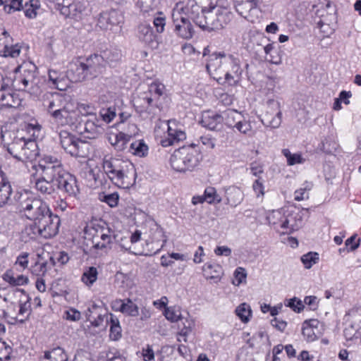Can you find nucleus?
<instances>
[{
  "instance_id": "44",
  "label": "nucleus",
  "mask_w": 361,
  "mask_h": 361,
  "mask_svg": "<svg viewBox=\"0 0 361 361\" xmlns=\"http://www.w3.org/2000/svg\"><path fill=\"white\" fill-rule=\"evenodd\" d=\"M311 183H305L303 188L297 190L295 192V200L301 201L309 198V191L312 189Z\"/></svg>"
},
{
  "instance_id": "30",
  "label": "nucleus",
  "mask_w": 361,
  "mask_h": 361,
  "mask_svg": "<svg viewBox=\"0 0 361 361\" xmlns=\"http://www.w3.org/2000/svg\"><path fill=\"white\" fill-rule=\"evenodd\" d=\"M49 214V224L47 225V229L48 228V231H47V238H51L55 236L59 230V226L61 224V220L58 214L54 215L49 210V208H47V214Z\"/></svg>"
},
{
  "instance_id": "24",
  "label": "nucleus",
  "mask_w": 361,
  "mask_h": 361,
  "mask_svg": "<svg viewBox=\"0 0 361 361\" xmlns=\"http://www.w3.org/2000/svg\"><path fill=\"white\" fill-rule=\"evenodd\" d=\"M317 319H310L304 322L302 328V334L307 342H312L319 338V330Z\"/></svg>"
},
{
  "instance_id": "50",
  "label": "nucleus",
  "mask_w": 361,
  "mask_h": 361,
  "mask_svg": "<svg viewBox=\"0 0 361 361\" xmlns=\"http://www.w3.org/2000/svg\"><path fill=\"white\" fill-rule=\"evenodd\" d=\"M100 116L102 117L101 121L102 123H110L116 116L115 109L110 106L107 109H102L100 111Z\"/></svg>"
},
{
  "instance_id": "64",
  "label": "nucleus",
  "mask_w": 361,
  "mask_h": 361,
  "mask_svg": "<svg viewBox=\"0 0 361 361\" xmlns=\"http://www.w3.org/2000/svg\"><path fill=\"white\" fill-rule=\"evenodd\" d=\"M142 355L145 361H152L154 359V351L149 345L142 349Z\"/></svg>"
},
{
  "instance_id": "6",
  "label": "nucleus",
  "mask_w": 361,
  "mask_h": 361,
  "mask_svg": "<svg viewBox=\"0 0 361 361\" xmlns=\"http://www.w3.org/2000/svg\"><path fill=\"white\" fill-rule=\"evenodd\" d=\"M165 86L159 82H153L149 86L148 91L140 94L135 100V105L140 108V111H146L155 115L160 111L161 99L165 95Z\"/></svg>"
},
{
  "instance_id": "63",
  "label": "nucleus",
  "mask_w": 361,
  "mask_h": 361,
  "mask_svg": "<svg viewBox=\"0 0 361 361\" xmlns=\"http://www.w3.org/2000/svg\"><path fill=\"white\" fill-rule=\"evenodd\" d=\"M64 317L66 319L71 321H78L80 318V312L75 310L71 309L69 310L65 311Z\"/></svg>"
},
{
  "instance_id": "39",
  "label": "nucleus",
  "mask_w": 361,
  "mask_h": 361,
  "mask_svg": "<svg viewBox=\"0 0 361 361\" xmlns=\"http://www.w3.org/2000/svg\"><path fill=\"white\" fill-rule=\"evenodd\" d=\"M203 196L205 202L209 204L219 203L221 201V197L216 193V189L213 187L207 188Z\"/></svg>"
},
{
  "instance_id": "58",
  "label": "nucleus",
  "mask_w": 361,
  "mask_h": 361,
  "mask_svg": "<svg viewBox=\"0 0 361 361\" xmlns=\"http://www.w3.org/2000/svg\"><path fill=\"white\" fill-rule=\"evenodd\" d=\"M153 24L156 27L157 32L159 33H161L164 30V27L166 25V19L164 17H157L154 18L153 20Z\"/></svg>"
},
{
  "instance_id": "60",
  "label": "nucleus",
  "mask_w": 361,
  "mask_h": 361,
  "mask_svg": "<svg viewBox=\"0 0 361 361\" xmlns=\"http://www.w3.org/2000/svg\"><path fill=\"white\" fill-rule=\"evenodd\" d=\"M344 336L347 340H353L355 338H357V329L355 326L351 324L349 326L346 327L343 331Z\"/></svg>"
},
{
  "instance_id": "10",
  "label": "nucleus",
  "mask_w": 361,
  "mask_h": 361,
  "mask_svg": "<svg viewBox=\"0 0 361 361\" xmlns=\"http://www.w3.org/2000/svg\"><path fill=\"white\" fill-rule=\"evenodd\" d=\"M206 18L208 23L204 26L211 31L224 27L231 20L232 15L224 8L212 7L207 11Z\"/></svg>"
},
{
  "instance_id": "18",
  "label": "nucleus",
  "mask_w": 361,
  "mask_h": 361,
  "mask_svg": "<svg viewBox=\"0 0 361 361\" xmlns=\"http://www.w3.org/2000/svg\"><path fill=\"white\" fill-rule=\"evenodd\" d=\"M160 128L167 130V135L160 140V144L164 147L171 146L186 138L185 132L180 130L173 129L169 126V121L162 122L161 126H158V128Z\"/></svg>"
},
{
  "instance_id": "46",
  "label": "nucleus",
  "mask_w": 361,
  "mask_h": 361,
  "mask_svg": "<svg viewBox=\"0 0 361 361\" xmlns=\"http://www.w3.org/2000/svg\"><path fill=\"white\" fill-rule=\"evenodd\" d=\"M99 200L106 202L109 207H114L118 204L119 195L116 192L107 195L100 194Z\"/></svg>"
},
{
  "instance_id": "57",
  "label": "nucleus",
  "mask_w": 361,
  "mask_h": 361,
  "mask_svg": "<svg viewBox=\"0 0 361 361\" xmlns=\"http://www.w3.org/2000/svg\"><path fill=\"white\" fill-rule=\"evenodd\" d=\"M234 276L237 281L236 285H240L246 279L247 274L245 269L243 267H238L234 272Z\"/></svg>"
},
{
  "instance_id": "41",
  "label": "nucleus",
  "mask_w": 361,
  "mask_h": 361,
  "mask_svg": "<svg viewBox=\"0 0 361 361\" xmlns=\"http://www.w3.org/2000/svg\"><path fill=\"white\" fill-rule=\"evenodd\" d=\"M11 192V186L8 183H0V207L8 202Z\"/></svg>"
},
{
  "instance_id": "4",
  "label": "nucleus",
  "mask_w": 361,
  "mask_h": 361,
  "mask_svg": "<svg viewBox=\"0 0 361 361\" xmlns=\"http://www.w3.org/2000/svg\"><path fill=\"white\" fill-rule=\"evenodd\" d=\"M103 169L109 179L119 188H129L135 183L136 170L128 161L105 156Z\"/></svg>"
},
{
  "instance_id": "7",
  "label": "nucleus",
  "mask_w": 361,
  "mask_h": 361,
  "mask_svg": "<svg viewBox=\"0 0 361 361\" xmlns=\"http://www.w3.org/2000/svg\"><path fill=\"white\" fill-rule=\"evenodd\" d=\"M200 155L194 145L183 146L174 151L170 158L172 168L178 172L192 171L200 163Z\"/></svg>"
},
{
  "instance_id": "48",
  "label": "nucleus",
  "mask_w": 361,
  "mask_h": 361,
  "mask_svg": "<svg viewBox=\"0 0 361 361\" xmlns=\"http://www.w3.org/2000/svg\"><path fill=\"white\" fill-rule=\"evenodd\" d=\"M164 315L166 318L172 322H176L178 321H182L183 317H181L180 312L179 310H176L173 307H167L165 310Z\"/></svg>"
},
{
  "instance_id": "56",
  "label": "nucleus",
  "mask_w": 361,
  "mask_h": 361,
  "mask_svg": "<svg viewBox=\"0 0 361 361\" xmlns=\"http://www.w3.org/2000/svg\"><path fill=\"white\" fill-rule=\"evenodd\" d=\"M23 8V0H11L10 5H4V10L11 13V10L20 11Z\"/></svg>"
},
{
  "instance_id": "11",
  "label": "nucleus",
  "mask_w": 361,
  "mask_h": 361,
  "mask_svg": "<svg viewBox=\"0 0 361 361\" xmlns=\"http://www.w3.org/2000/svg\"><path fill=\"white\" fill-rule=\"evenodd\" d=\"M123 22V16L121 11L116 9H109L102 11L97 20V25L103 30H113Z\"/></svg>"
},
{
  "instance_id": "20",
  "label": "nucleus",
  "mask_w": 361,
  "mask_h": 361,
  "mask_svg": "<svg viewBox=\"0 0 361 361\" xmlns=\"http://www.w3.org/2000/svg\"><path fill=\"white\" fill-rule=\"evenodd\" d=\"M84 63L90 78L97 77L103 71L105 66V61L103 56L99 54L91 55L85 59Z\"/></svg>"
},
{
  "instance_id": "52",
  "label": "nucleus",
  "mask_w": 361,
  "mask_h": 361,
  "mask_svg": "<svg viewBox=\"0 0 361 361\" xmlns=\"http://www.w3.org/2000/svg\"><path fill=\"white\" fill-rule=\"evenodd\" d=\"M11 348L6 342L0 340V360H8L10 358Z\"/></svg>"
},
{
  "instance_id": "32",
  "label": "nucleus",
  "mask_w": 361,
  "mask_h": 361,
  "mask_svg": "<svg viewBox=\"0 0 361 361\" xmlns=\"http://www.w3.org/2000/svg\"><path fill=\"white\" fill-rule=\"evenodd\" d=\"M44 169L45 167L41 164L32 165V169L35 171L32 174V176L35 180V186L36 188L42 192H45V186L44 185V178L43 177Z\"/></svg>"
},
{
  "instance_id": "61",
  "label": "nucleus",
  "mask_w": 361,
  "mask_h": 361,
  "mask_svg": "<svg viewBox=\"0 0 361 361\" xmlns=\"http://www.w3.org/2000/svg\"><path fill=\"white\" fill-rule=\"evenodd\" d=\"M103 312V308L102 306L97 305L96 304H92L86 312V318L89 321L90 314L97 316L99 312Z\"/></svg>"
},
{
  "instance_id": "23",
  "label": "nucleus",
  "mask_w": 361,
  "mask_h": 361,
  "mask_svg": "<svg viewBox=\"0 0 361 361\" xmlns=\"http://www.w3.org/2000/svg\"><path fill=\"white\" fill-rule=\"evenodd\" d=\"M302 215L299 212H290L283 216L281 227L283 229L293 231L298 230L302 226Z\"/></svg>"
},
{
  "instance_id": "16",
  "label": "nucleus",
  "mask_w": 361,
  "mask_h": 361,
  "mask_svg": "<svg viewBox=\"0 0 361 361\" xmlns=\"http://www.w3.org/2000/svg\"><path fill=\"white\" fill-rule=\"evenodd\" d=\"M173 8L182 9L180 13L183 16H187L188 19L192 20L195 24H201L200 13L204 9L195 0H188L185 6L180 2L178 3Z\"/></svg>"
},
{
  "instance_id": "19",
  "label": "nucleus",
  "mask_w": 361,
  "mask_h": 361,
  "mask_svg": "<svg viewBox=\"0 0 361 361\" xmlns=\"http://www.w3.org/2000/svg\"><path fill=\"white\" fill-rule=\"evenodd\" d=\"M84 61L77 60L70 63L66 77L73 82L83 81L90 78Z\"/></svg>"
},
{
  "instance_id": "35",
  "label": "nucleus",
  "mask_w": 361,
  "mask_h": 361,
  "mask_svg": "<svg viewBox=\"0 0 361 361\" xmlns=\"http://www.w3.org/2000/svg\"><path fill=\"white\" fill-rule=\"evenodd\" d=\"M235 313L243 323L248 322L252 316L250 306L247 303H242L238 306L235 309Z\"/></svg>"
},
{
  "instance_id": "33",
  "label": "nucleus",
  "mask_w": 361,
  "mask_h": 361,
  "mask_svg": "<svg viewBox=\"0 0 361 361\" xmlns=\"http://www.w3.org/2000/svg\"><path fill=\"white\" fill-rule=\"evenodd\" d=\"M227 203L232 207H236L243 200L242 191L236 187H231L227 191Z\"/></svg>"
},
{
  "instance_id": "15",
  "label": "nucleus",
  "mask_w": 361,
  "mask_h": 361,
  "mask_svg": "<svg viewBox=\"0 0 361 361\" xmlns=\"http://www.w3.org/2000/svg\"><path fill=\"white\" fill-rule=\"evenodd\" d=\"M60 142L64 150L72 156H79L80 148L85 145V142L71 135L67 131L59 133Z\"/></svg>"
},
{
  "instance_id": "51",
  "label": "nucleus",
  "mask_w": 361,
  "mask_h": 361,
  "mask_svg": "<svg viewBox=\"0 0 361 361\" xmlns=\"http://www.w3.org/2000/svg\"><path fill=\"white\" fill-rule=\"evenodd\" d=\"M286 306L290 307L293 311L300 312L304 308L302 301L294 297L287 300V303L285 302Z\"/></svg>"
},
{
  "instance_id": "27",
  "label": "nucleus",
  "mask_w": 361,
  "mask_h": 361,
  "mask_svg": "<svg viewBox=\"0 0 361 361\" xmlns=\"http://www.w3.org/2000/svg\"><path fill=\"white\" fill-rule=\"evenodd\" d=\"M3 86L1 78L0 77V87ZM14 90L6 86L0 87V102L3 106L16 107L19 104L18 102L14 99Z\"/></svg>"
},
{
  "instance_id": "8",
  "label": "nucleus",
  "mask_w": 361,
  "mask_h": 361,
  "mask_svg": "<svg viewBox=\"0 0 361 361\" xmlns=\"http://www.w3.org/2000/svg\"><path fill=\"white\" fill-rule=\"evenodd\" d=\"M183 11L179 8H173L172 11V20L173 26V32L176 35L184 39H191L194 34L195 30L190 20L188 19L187 16H183L180 13Z\"/></svg>"
},
{
  "instance_id": "34",
  "label": "nucleus",
  "mask_w": 361,
  "mask_h": 361,
  "mask_svg": "<svg viewBox=\"0 0 361 361\" xmlns=\"http://www.w3.org/2000/svg\"><path fill=\"white\" fill-rule=\"evenodd\" d=\"M204 271L207 278L219 280L223 274L222 267L219 264H206Z\"/></svg>"
},
{
  "instance_id": "42",
  "label": "nucleus",
  "mask_w": 361,
  "mask_h": 361,
  "mask_svg": "<svg viewBox=\"0 0 361 361\" xmlns=\"http://www.w3.org/2000/svg\"><path fill=\"white\" fill-rule=\"evenodd\" d=\"M282 154L287 159V163L289 166L302 164L305 161L300 154H292L288 149H283Z\"/></svg>"
},
{
  "instance_id": "54",
  "label": "nucleus",
  "mask_w": 361,
  "mask_h": 361,
  "mask_svg": "<svg viewBox=\"0 0 361 361\" xmlns=\"http://www.w3.org/2000/svg\"><path fill=\"white\" fill-rule=\"evenodd\" d=\"M4 49L5 56H9L13 58L18 56L20 53V48L18 44L8 47L7 44H5Z\"/></svg>"
},
{
  "instance_id": "31",
  "label": "nucleus",
  "mask_w": 361,
  "mask_h": 361,
  "mask_svg": "<svg viewBox=\"0 0 361 361\" xmlns=\"http://www.w3.org/2000/svg\"><path fill=\"white\" fill-rule=\"evenodd\" d=\"M148 146L143 140H136L129 145L128 152L140 157H143L148 154Z\"/></svg>"
},
{
  "instance_id": "36",
  "label": "nucleus",
  "mask_w": 361,
  "mask_h": 361,
  "mask_svg": "<svg viewBox=\"0 0 361 361\" xmlns=\"http://www.w3.org/2000/svg\"><path fill=\"white\" fill-rule=\"evenodd\" d=\"M151 231L153 232L152 235L150 236L152 243L162 241L160 248L158 249V250H159L165 245L167 241V238L165 236L162 228L156 224L152 226Z\"/></svg>"
},
{
  "instance_id": "28",
  "label": "nucleus",
  "mask_w": 361,
  "mask_h": 361,
  "mask_svg": "<svg viewBox=\"0 0 361 361\" xmlns=\"http://www.w3.org/2000/svg\"><path fill=\"white\" fill-rule=\"evenodd\" d=\"M235 5L236 11L243 18L247 20L249 19L248 13L253 9L256 8L258 6L259 0H250L236 1Z\"/></svg>"
},
{
  "instance_id": "25",
  "label": "nucleus",
  "mask_w": 361,
  "mask_h": 361,
  "mask_svg": "<svg viewBox=\"0 0 361 361\" xmlns=\"http://www.w3.org/2000/svg\"><path fill=\"white\" fill-rule=\"evenodd\" d=\"M49 86L59 90H66L68 87L66 75L54 70L49 71Z\"/></svg>"
},
{
  "instance_id": "12",
  "label": "nucleus",
  "mask_w": 361,
  "mask_h": 361,
  "mask_svg": "<svg viewBox=\"0 0 361 361\" xmlns=\"http://www.w3.org/2000/svg\"><path fill=\"white\" fill-rule=\"evenodd\" d=\"M97 233V235L93 237L94 245L92 249L106 253L111 249V245L115 238L114 232L109 228H101Z\"/></svg>"
},
{
  "instance_id": "59",
  "label": "nucleus",
  "mask_w": 361,
  "mask_h": 361,
  "mask_svg": "<svg viewBox=\"0 0 361 361\" xmlns=\"http://www.w3.org/2000/svg\"><path fill=\"white\" fill-rule=\"evenodd\" d=\"M106 315L102 314V312L97 314V316L94 315H90L89 318V322L92 324L94 326H99L102 324V322L104 321V318Z\"/></svg>"
},
{
  "instance_id": "9",
  "label": "nucleus",
  "mask_w": 361,
  "mask_h": 361,
  "mask_svg": "<svg viewBox=\"0 0 361 361\" xmlns=\"http://www.w3.org/2000/svg\"><path fill=\"white\" fill-rule=\"evenodd\" d=\"M78 131L85 137L95 139L104 132V123L95 115H90L79 123Z\"/></svg>"
},
{
  "instance_id": "47",
  "label": "nucleus",
  "mask_w": 361,
  "mask_h": 361,
  "mask_svg": "<svg viewBox=\"0 0 361 361\" xmlns=\"http://www.w3.org/2000/svg\"><path fill=\"white\" fill-rule=\"evenodd\" d=\"M267 337V340H269L268 336L265 334L264 331H258L255 334L252 336V338L247 339L246 343L249 345L250 348H253L256 345L261 344L263 343L264 337Z\"/></svg>"
},
{
  "instance_id": "62",
  "label": "nucleus",
  "mask_w": 361,
  "mask_h": 361,
  "mask_svg": "<svg viewBox=\"0 0 361 361\" xmlns=\"http://www.w3.org/2000/svg\"><path fill=\"white\" fill-rule=\"evenodd\" d=\"M28 255L29 254L27 252H23L17 257L16 264L23 269H26L28 264Z\"/></svg>"
},
{
  "instance_id": "49",
  "label": "nucleus",
  "mask_w": 361,
  "mask_h": 361,
  "mask_svg": "<svg viewBox=\"0 0 361 361\" xmlns=\"http://www.w3.org/2000/svg\"><path fill=\"white\" fill-rule=\"evenodd\" d=\"M234 128L245 135H251L252 134V130L250 123L244 120L243 118L238 121Z\"/></svg>"
},
{
  "instance_id": "3",
  "label": "nucleus",
  "mask_w": 361,
  "mask_h": 361,
  "mask_svg": "<svg viewBox=\"0 0 361 361\" xmlns=\"http://www.w3.org/2000/svg\"><path fill=\"white\" fill-rule=\"evenodd\" d=\"M64 191L75 196L79 192L75 176L65 171L56 157H47V193Z\"/></svg>"
},
{
  "instance_id": "2",
  "label": "nucleus",
  "mask_w": 361,
  "mask_h": 361,
  "mask_svg": "<svg viewBox=\"0 0 361 361\" xmlns=\"http://www.w3.org/2000/svg\"><path fill=\"white\" fill-rule=\"evenodd\" d=\"M42 126L37 122L25 123L18 130L16 136L8 147V152L16 159L28 160L32 166L39 156L37 145L31 137L39 136Z\"/></svg>"
},
{
  "instance_id": "55",
  "label": "nucleus",
  "mask_w": 361,
  "mask_h": 361,
  "mask_svg": "<svg viewBox=\"0 0 361 361\" xmlns=\"http://www.w3.org/2000/svg\"><path fill=\"white\" fill-rule=\"evenodd\" d=\"M183 323V328L180 329V331L179 333L180 336H186L191 331L194 326V322L192 320L185 319V322Z\"/></svg>"
},
{
  "instance_id": "43",
  "label": "nucleus",
  "mask_w": 361,
  "mask_h": 361,
  "mask_svg": "<svg viewBox=\"0 0 361 361\" xmlns=\"http://www.w3.org/2000/svg\"><path fill=\"white\" fill-rule=\"evenodd\" d=\"M318 260L319 254L317 252H310L301 257V261L306 269H310Z\"/></svg>"
},
{
  "instance_id": "26",
  "label": "nucleus",
  "mask_w": 361,
  "mask_h": 361,
  "mask_svg": "<svg viewBox=\"0 0 361 361\" xmlns=\"http://www.w3.org/2000/svg\"><path fill=\"white\" fill-rule=\"evenodd\" d=\"M27 209L25 212H28L31 216H27L29 219H42L44 216V209L42 202L39 200L27 199Z\"/></svg>"
},
{
  "instance_id": "13",
  "label": "nucleus",
  "mask_w": 361,
  "mask_h": 361,
  "mask_svg": "<svg viewBox=\"0 0 361 361\" xmlns=\"http://www.w3.org/2000/svg\"><path fill=\"white\" fill-rule=\"evenodd\" d=\"M264 126L277 128L281 123V111L279 109V104L273 100L268 102V109L261 118Z\"/></svg>"
},
{
  "instance_id": "17",
  "label": "nucleus",
  "mask_w": 361,
  "mask_h": 361,
  "mask_svg": "<svg viewBox=\"0 0 361 361\" xmlns=\"http://www.w3.org/2000/svg\"><path fill=\"white\" fill-rule=\"evenodd\" d=\"M130 127L133 128V133H125L123 132H118L117 133H112L109 136L108 140L109 143L117 151L123 152L126 150L128 152V142L133 135L135 134V131L137 130V128L134 124H132Z\"/></svg>"
},
{
  "instance_id": "45",
  "label": "nucleus",
  "mask_w": 361,
  "mask_h": 361,
  "mask_svg": "<svg viewBox=\"0 0 361 361\" xmlns=\"http://www.w3.org/2000/svg\"><path fill=\"white\" fill-rule=\"evenodd\" d=\"M39 8V0H30L29 4H25V15L29 18H35L37 16V10Z\"/></svg>"
},
{
  "instance_id": "14",
  "label": "nucleus",
  "mask_w": 361,
  "mask_h": 361,
  "mask_svg": "<svg viewBox=\"0 0 361 361\" xmlns=\"http://www.w3.org/2000/svg\"><path fill=\"white\" fill-rule=\"evenodd\" d=\"M54 9L59 11L60 14L65 18L73 19L76 21L82 18L83 6L79 2L66 3L61 4L60 2L54 4Z\"/></svg>"
},
{
  "instance_id": "40",
  "label": "nucleus",
  "mask_w": 361,
  "mask_h": 361,
  "mask_svg": "<svg viewBox=\"0 0 361 361\" xmlns=\"http://www.w3.org/2000/svg\"><path fill=\"white\" fill-rule=\"evenodd\" d=\"M97 268L94 267H90L88 268L87 270H86L82 276V281L84 282L86 285L90 286L92 285L97 279Z\"/></svg>"
},
{
  "instance_id": "53",
  "label": "nucleus",
  "mask_w": 361,
  "mask_h": 361,
  "mask_svg": "<svg viewBox=\"0 0 361 361\" xmlns=\"http://www.w3.org/2000/svg\"><path fill=\"white\" fill-rule=\"evenodd\" d=\"M252 189L256 193L257 197L263 196L264 194V186L261 178H257L252 184Z\"/></svg>"
},
{
  "instance_id": "5",
  "label": "nucleus",
  "mask_w": 361,
  "mask_h": 361,
  "mask_svg": "<svg viewBox=\"0 0 361 361\" xmlns=\"http://www.w3.org/2000/svg\"><path fill=\"white\" fill-rule=\"evenodd\" d=\"M36 69L34 63L28 62L18 66L13 71L9 72L6 75L0 73L3 87L6 86L16 91L25 90L29 83L34 82Z\"/></svg>"
},
{
  "instance_id": "37",
  "label": "nucleus",
  "mask_w": 361,
  "mask_h": 361,
  "mask_svg": "<svg viewBox=\"0 0 361 361\" xmlns=\"http://www.w3.org/2000/svg\"><path fill=\"white\" fill-rule=\"evenodd\" d=\"M47 361H68V357L63 350L57 347L47 352Z\"/></svg>"
},
{
  "instance_id": "21",
  "label": "nucleus",
  "mask_w": 361,
  "mask_h": 361,
  "mask_svg": "<svg viewBox=\"0 0 361 361\" xmlns=\"http://www.w3.org/2000/svg\"><path fill=\"white\" fill-rule=\"evenodd\" d=\"M137 37L140 41L152 49L158 47L157 36L147 23H141L137 27Z\"/></svg>"
},
{
  "instance_id": "29",
  "label": "nucleus",
  "mask_w": 361,
  "mask_h": 361,
  "mask_svg": "<svg viewBox=\"0 0 361 361\" xmlns=\"http://www.w3.org/2000/svg\"><path fill=\"white\" fill-rule=\"evenodd\" d=\"M222 123L228 128H234L238 121L242 118V114L236 110L228 109L221 113Z\"/></svg>"
},
{
  "instance_id": "22",
  "label": "nucleus",
  "mask_w": 361,
  "mask_h": 361,
  "mask_svg": "<svg viewBox=\"0 0 361 361\" xmlns=\"http://www.w3.org/2000/svg\"><path fill=\"white\" fill-rule=\"evenodd\" d=\"M202 126L211 130H218L222 128L221 114H217L214 111H204L200 121Z\"/></svg>"
},
{
  "instance_id": "38",
  "label": "nucleus",
  "mask_w": 361,
  "mask_h": 361,
  "mask_svg": "<svg viewBox=\"0 0 361 361\" xmlns=\"http://www.w3.org/2000/svg\"><path fill=\"white\" fill-rule=\"evenodd\" d=\"M123 314L129 317H137L139 315V307L134 303L131 299H125L124 306H123Z\"/></svg>"
},
{
  "instance_id": "1",
  "label": "nucleus",
  "mask_w": 361,
  "mask_h": 361,
  "mask_svg": "<svg viewBox=\"0 0 361 361\" xmlns=\"http://www.w3.org/2000/svg\"><path fill=\"white\" fill-rule=\"evenodd\" d=\"M206 69L219 84L226 82L233 86L238 83L243 72L240 60L224 51L213 52L207 59Z\"/></svg>"
}]
</instances>
